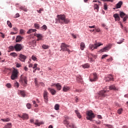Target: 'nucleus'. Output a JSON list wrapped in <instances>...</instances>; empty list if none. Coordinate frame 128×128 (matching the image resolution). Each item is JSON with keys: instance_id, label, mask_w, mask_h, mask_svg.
Listing matches in <instances>:
<instances>
[{"instance_id": "36", "label": "nucleus", "mask_w": 128, "mask_h": 128, "mask_svg": "<svg viewBox=\"0 0 128 128\" xmlns=\"http://www.w3.org/2000/svg\"><path fill=\"white\" fill-rule=\"evenodd\" d=\"M42 48L44 50H48V48H50V46H48V45H46V44H43L42 46Z\"/></svg>"}, {"instance_id": "1", "label": "nucleus", "mask_w": 128, "mask_h": 128, "mask_svg": "<svg viewBox=\"0 0 128 128\" xmlns=\"http://www.w3.org/2000/svg\"><path fill=\"white\" fill-rule=\"evenodd\" d=\"M56 18H56V20L57 23L59 22L61 24H68L70 22V20L66 18L64 14H58Z\"/></svg>"}, {"instance_id": "62", "label": "nucleus", "mask_w": 128, "mask_h": 128, "mask_svg": "<svg viewBox=\"0 0 128 128\" xmlns=\"http://www.w3.org/2000/svg\"><path fill=\"white\" fill-rule=\"evenodd\" d=\"M24 70L26 72H28V67H26V66H24Z\"/></svg>"}, {"instance_id": "40", "label": "nucleus", "mask_w": 128, "mask_h": 128, "mask_svg": "<svg viewBox=\"0 0 128 128\" xmlns=\"http://www.w3.org/2000/svg\"><path fill=\"white\" fill-rule=\"evenodd\" d=\"M54 108L56 110H60V105L56 104L54 106Z\"/></svg>"}, {"instance_id": "22", "label": "nucleus", "mask_w": 128, "mask_h": 128, "mask_svg": "<svg viewBox=\"0 0 128 128\" xmlns=\"http://www.w3.org/2000/svg\"><path fill=\"white\" fill-rule=\"evenodd\" d=\"M22 40V37L18 36H16V42H20Z\"/></svg>"}, {"instance_id": "54", "label": "nucleus", "mask_w": 128, "mask_h": 128, "mask_svg": "<svg viewBox=\"0 0 128 128\" xmlns=\"http://www.w3.org/2000/svg\"><path fill=\"white\" fill-rule=\"evenodd\" d=\"M102 2H112L114 0H101Z\"/></svg>"}, {"instance_id": "10", "label": "nucleus", "mask_w": 128, "mask_h": 128, "mask_svg": "<svg viewBox=\"0 0 128 128\" xmlns=\"http://www.w3.org/2000/svg\"><path fill=\"white\" fill-rule=\"evenodd\" d=\"M48 92L46 90L44 91V102H48Z\"/></svg>"}, {"instance_id": "60", "label": "nucleus", "mask_w": 128, "mask_h": 128, "mask_svg": "<svg viewBox=\"0 0 128 128\" xmlns=\"http://www.w3.org/2000/svg\"><path fill=\"white\" fill-rule=\"evenodd\" d=\"M96 30L97 32H100V28H96Z\"/></svg>"}, {"instance_id": "58", "label": "nucleus", "mask_w": 128, "mask_h": 128, "mask_svg": "<svg viewBox=\"0 0 128 128\" xmlns=\"http://www.w3.org/2000/svg\"><path fill=\"white\" fill-rule=\"evenodd\" d=\"M33 68H38V64H34Z\"/></svg>"}, {"instance_id": "16", "label": "nucleus", "mask_w": 128, "mask_h": 128, "mask_svg": "<svg viewBox=\"0 0 128 128\" xmlns=\"http://www.w3.org/2000/svg\"><path fill=\"white\" fill-rule=\"evenodd\" d=\"M20 79H21V80H22V82H24L25 84H26V80H27V78H26V76H24L22 75L20 76Z\"/></svg>"}, {"instance_id": "25", "label": "nucleus", "mask_w": 128, "mask_h": 128, "mask_svg": "<svg viewBox=\"0 0 128 128\" xmlns=\"http://www.w3.org/2000/svg\"><path fill=\"white\" fill-rule=\"evenodd\" d=\"M100 9V6L98 4H94V10H96V12H98V10Z\"/></svg>"}, {"instance_id": "11", "label": "nucleus", "mask_w": 128, "mask_h": 128, "mask_svg": "<svg viewBox=\"0 0 128 128\" xmlns=\"http://www.w3.org/2000/svg\"><path fill=\"white\" fill-rule=\"evenodd\" d=\"M96 80H98L96 73H93V78H90V82H96Z\"/></svg>"}, {"instance_id": "57", "label": "nucleus", "mask_w": 128, "mask_h": 128, "mask_svg": "<svg viewBox=\"0 0 128 128\" xmlns=\"http://www.w3.org/2000/svg\"><path fill=\"white\" fill-rule=\"evenodd\" d=\"M107 56H108V54H104L102 56V59H104V58H106Z\"/></svg>"}, {"instance_id": "42", "label": "nucleus", "mask_w": 128, "mask_h": 128, "mask_svg": "<svg viewBox=\"0 0 128 128\" xmlns=\"http://www.w3.org/2000/svg\"><path fill=\"white\" fill-rule=\"evenodd\" d=\"M104 10H108V4H106V3H104Z\"/></svg>"}, {"instance_id": "37", "label": "nucleus", "mask_w": 128, "mask_h": 128, "mask_svg": "<svg viewBox=\"0 0 128 128\" xmlns=\"http://www.w3.org/2000/svg\"><path fill=\"white\" fill-rule=\"evenodd\" d=\"M34 124L35 126H40V124H44L43 122H34Z\"/></svg>"}, {"instance_id": "49", "label": "nucleus", "mask_w": 128, "mask_h": 128, "mask_svg": "<svg viewBox=\"0 0 128 128\" xmlns=\"http://www.w3.org/2000/svg\"><path fill=\"white\" fill-rule=\"evenodd\" d=\"M20 9L22 10H24L26 12H28V10H26V8H24V7H20Z\"/></svg>"}, {"instance_id": "34", "label": "nucleus", "mask_w": 128, "mask_h": 128, "mask_svg": "<svg viewBox=\"0 0 128 128\" xmlns=\"http://www.w3.org/2000/svg\"><path fill=\"white\" fill-rule=\"evenodd\" d=\"M126 16V13L122 12H120V18H122L124 16Z\"/></svg>"}, {"instance_id": "27", "label": "nucleus", "mask_w": 128, "mask_h": 128, "mask_svg": "<svg viewBox=\"0 0 128 128\" xmlns=\"http://www.w3.org/2000/svg\"><path fill=\"white\" fill-rule=\"evenodd\" d=\"M18 94H20V96H24L26 95V94H24V92L19 90L18 92Z\"/></svg>"}, {"instance_id": "35", "label": "nucleus", "mask_w": 128, "mask_h": 128, "mask_svg": "<svg viewBox=\"0 0 128 128\" xmlns=\"http://www.w3.org/2000/svg\"><path fill=\"white\" fill-rule=\"evenodd\" d=\"M1 120H2V122H10V118H7L4 119H1Z\"/></svg>"}, {"instance_id": "18", "label": "nucleus", "mask_w": 128, "mask_h": 128, "mask_svg": "<svg viewBox=\"0 0 128 128\" xmlns=\"http://www.w3.org/2000/svg\"><path fill=\"white\" fill-rule=\"evenodd\" d=\"M34 36H36L38 38H39V40H42V34H34Z\"/></svg>"}, {"instance_id": "24", "label": "nucleus", "mask_w": 128, "mask_h": 128, "mask_svg": "<svg viewBox=\"0 0 128 128\" xmlns=\"http://www.w3.org/2000/svg\"><path fill=\"white\" fill-rule=\"evenodd\" d=\"M109 89L110 90H118V88H116V86L112 85L109 86Z\"/></svg>"}, {"instance_id": "47", "label": "nucleus", "mask_w": 128, "mask_h": 128, "mask_svg": "<svg viewBox=\"0 0 128 128\" xmlns=\"http://www.w3.org/2000/svg\"><path fill=\"white\" fill-rule=\"evenodd\" d=\"M42 30H48V27L46 26V24H44L42 26Z\"/></svg>"}, {"instance_id": "56", "label": "nucleus", "mask_w": 128, "mask_h": 128, "mask_svg": "<svg viewBox=\"0 0 128 128\" xmlns=\"http://www.w3.org/2000/svg\"><path fill=\"white\" fill-rule=\"evenodd\" d=\"M20 34H24V30H22V29H20Z\"/></svg>"}, {"instance_id": "55", "label": "nucleus", "mask_w": 128, "mask_h": 128, "mask_svg": "<svg viewBox=\"0 0 128 128\" xmlns=\"http://www.w3.org/2000/svg\"><path fill=\"white\" fill-rule=\"evenodd\" d=\"M32 60H37L36 57L34 56H32Z\"/></svg>"}, {"instance_id": "7", "label": "nucleus", "mask_w": 128, "mask_h": 128, "mask_svg": "<svg viewBox=\"0 0 128 128\" xmlns=\"http://www.w3.org/2000/svg\"><path fill=\"white\" fill-rule=\"evenodd\" d=\"M14 48L16 52H20L22 50V46L20 44H17L14 46Z\"/></svg>"}, {"instance_id": "19", "label": "nucleus", "mask_w": 128, "mask_h": 128, "mask_svg": "<svg viewBox=\"0 0 128 128\" xmlns=\"http://www.w3.org/2000/svg\"><path fill=\"white\" fill-rule=\"evenodd\" d=\"M122 5V2L120 1L116 4V8H120Z\"/></svg>"}, {"instance_id": "52", "label": "nucleus", "mask_w": 128, "mask_h": 128, "mask_svg": "<svg viewBox=\"0 0 128 128\" xmlns=\"http://www.w3.org/2000/svg\"><path fill=\"white\" fill-rule=\"evenodd\" d=\"M6 86H7V88H12V84H10V83H8L6 84Z\"/></svg>"}, {"instance_id": "59", "label": "nucleus", "mask_w": 128, "mask_h": 128, "mask_svg": "<svg viewBox=\"0 0 128 128\" xmlns=\"http://www.w3.org/2000/svg\"><path fill=\"white\" fill-rule=\"evenodd\" d=\"M20 18V14L17 13L16 15H15V18Z\"/></svg>"}, {"instance_id": "44", "label": "nucleus", "mask_w": 128, "mask_h": 128, "mask_svg": "<svg viewBox=\"0 0 128 128\" xmlns=\"http://www.w3.org/2000/svg\"><path fill=\"white\" fill-rule=\"evenodd\" d=\"M122 108H120L118 110V114H122Z\"/></svg>"}, {"instance_id": "50", "label": "nucleus", "mask_w": 128, "mask_h": 128, "mask_svg": "<svg viewBox=\"0 0 128 128\" xmlns=\"http://www.w3.org/2000/svg\"><path fill=\"white\" fill-rule=\"evenodd\" d=\"M124 39H122L120 42H117V44H120L124 42Z\"/></svg>"}, {"instance_id": "38", "label": "nucleus", "mask_w": 128, "mask_h": 128, "mask_svg": "<svg viewBox=\"0 0 128 128\" xmlns=\"http://www.w3.org/2000/svg\"><path fill=\"white\" fill-rule=\"evenodd\" d=\"M10 56L13 58H16V56H18V54L16 52H12L10 54Z\"/></svg>"}, {"instance_id": "32", "label": "nucleus", "mask_w": 128, "mask_h": 128, "mask_svg": "<svg viewBox=\"0 0 128 128\" xmlns=\"http://www.w3.org/2000/svg\"><path fill=\"white\" fill-rule=\"evenodd\" d=\"M121 28L124 30V32H128V29H126V28L122 26V23L120 24Z\"/></svg>"}, {"instance_id": "48", "label": "nucleus", "mask_w": 128, "mask_h": 128, "mask_svg": "<svg viewBox=\"0 0 128 128\" xmlns=\"http://www.w3.org/2000/svg\"><path fill=\"white\" fill-rule=\"evenodd\" d=\"M37 30H38L40 28V24H34Z\"/></svg>"}, {"instance_id": "2", "label": "nucleus", "mask_w": 128, "mask_h": 128, "mask_svg": "<svg viewBox=\"0 0 128 128\" xmlns=\"http://www.w3.org/2000/svg\"><path fill=\"white\" fill-rule=\"evenodd\" d=\"M68 48H70L69 45L66 44V43L61 44L60 50H62L63 52H68L70 54V50Z\"/></svg>"}, {"instance_id": "8", "label": "nucleus", "mask_w": 128, "mask_h": 128, "mask_svg": "<svg viewBox=\"0 0 128 128\" xmlns=\"http://www.w3.org/2000/svg\"><path fill=\"white\" fill-rule=\"evenodd\" d=\"M18 60H20V62H26V56L20 54H19Z\"/></svg>"}, {"instance_id": "64", "label": "nucleus", "mask_w": 128, "mask_h": 128, "mask_svg": "<svg viewBox=\"0 0 128 128\" xmlns=\"http://www.w3.org/2000/svg\"><path fill=\"white\" fill-rule=\"evenodd\" d=\"M34 83L36 84V86H38V80H36V79H35Z\"/></svg>"}, {"instance_id": "3", "label": "nucleus", "mask_w": 128, "mask_h": 128, "mask_svg": "<svg viewBox=\"0 0 128 128\" xmlns=\"http://www.w3.org/2000/svg\"><path fill=\"white\" fill-rule=\"evenodd\" d=\"M104 44L98 42V43H96L94 44H90L89 46V48L90 50H96L98 46H102Z\"/></svg>"}, {"instance_id": "12", "label": "nucleus", "mask_w": 128, "mask_h": 128, "mask_svg": "<svg viewBox=\"0 0 128 128\" xmlns=\"http://www.w3.org/2000/svg\"><path fill=\"white\" fill-rule=\"evenodd\" d=\"M110 48V46H108L100 50L101 52H108Z\"/></svg>"}, {"instance_id": "17", "label": "nucleus", "mask_w": 128, "mask_h": 128, "mask_svg": "<svg viewBox=\"0 0 128 128\" xmlns=\"http://www.w3.org/2000/svg\"><path fill=\"white\" fill-rule=\"evenodd\" d=\"M54 84L56 85V88L57 90H62V85H60V84L59 83H58Z\"/></svg>"}, {"instance_id": "30", "label": "nucleus", "mask_w": 128, "mask_h": 128, "mask_svg": "<svg viewBox=\"0 0 128 128\" xmlns=\"http://www.w3.org/2000/svg\"><path fill=\"white\" fill-rule=\"evenodd\" d=\"M76 80L77 82H82V76H80L76 77Z\"/></svg>"}, {"instance_id": "23", "label": "nucleus", "mask_w": 128, "mask_h": 128, "mask_svg": "<svg viewBox=\"0 0 128 128\" xmlns=\"http://www.w3.org/2000/svg\"><path fill=\"white\" fill-rule=\"evenodd\" d=\"M70 90V87L64 86L63 87L62 91L64 92H68Z\"/></svg>"}, {"instance_id": "61", "label": "nucleus", "mask_w": 128, "mask_h": 128, "mask_svg": "<svg viewBox=\"0 0 128 128\" xmlns=\"http://www.w3.org/2000/svg\"><path fill=\"white\" fill-rule=\"evenodd\" d=\"M106 126L108 128H112V125H110V124H106Z\"/></svg>"}, {"instance_id": "13", "label": "nucleus", "mask_w": 128, "mask_h": 128, "mask_svg": "<svg viewBox=\"0 0 128 128\" xmlns=\"http://www.w3.org/2000/svg\"><path fill=\"white\" fill-rule=\"evenodd\" d=\"M106 82H110V80H114V78L112 75H108L105 78Z\"/></svg>"}, {"instance_id": "63", "label": "nucleus", "mask_w": 128, "mask_h": 128, "mask_svg": "<svg viewBox=\"0 0 128 128\" xmlns=\"http://www.w3.org/2000/svg\"><path fill=\"white\" fill-rule=\"evenodd\" d=\"M16 66V68H20V66H22V65L20 64H17Z\"/></svg>"}, {"instance_id": "6", "label": "nucleus", "mask_w": 128, "mask_h": 128, "mask_svg": "<svg viewBox=\"0 0 128 128\" xmlns=\"http://www.w3.org/2000/svg\"><path fill=\"white\" fill-rule=\"evenodd\" d=\"M18 72L17 70L14 69L13 70L12 72V74L11 76V79L12 80H16L18 78Z\"/></svg>"}, {"instance_id": "39", "label": "nucleus", "mask_w": 128, "mask_h": 128, "mask_svg": "<svg viewBox=\"0 0 128 128\" xmlns=\"http://www.w3.org/2000/svg\"><path fill=\"white\" fill-rule=\"evenodd\" d=\"M8 49L11 52H14V50L15 48H14V46H10L8 48Z\"/></svg>"}, {"instance_id": "5", "label": "nucleus", "mask_w": 128, "mask_h": 128, "mask_svg": "<svg viewBox=\"0 0 128 128\" xmlns=\"http://www.w3.org/2000/svg\"><path fill=\"white\" fill-rule=\"evenodd\" d=\"M94 118V114L92 113V111H88L87 112V116H86V119L88 120H92V118Z\"/></svg>"}, {"instance_id": "26", "label": "nucleus", "mask_w": 128, "mask_h": 128, "mask_svg": "<svg viewBox=\"0 0 128 128\" xmlns=\"http://www.w3.org/2000/svg\"><path fill=\"white\" fill-rule=\"evenodd\" d=\"M12 123H8L7 124L5 125L4 128H12Z\"/></svg>"}, {"instance_id": "53", "label": "nucleus", "mask_w": 128, "mask_h": 128, "mask_svg": "<svg viewBox=\"0 0 128 128\" xmlns=\"http://www.w3.org/2000/svg\"><path fill=\"white\" fill-rule=\"evenodd\" d=\"M42 10H44V9L40 8L39 10H37V12H38V14H42Z\"/></svg>"}, {"instance_id": "31", "label": "nucleus", "mask_w": 128, "mask_h": 128, "mask_svg": "<svg viewBox=\"0 0 128 128\" xmlns=\"http://www.w3.org/2000/svg\"><path fill=\"white\" fill-rule=\"evenodd\" d=\"M64 124H66V128H68V126H69V123H68V121L66 120H65L64 121Z\"/></svg>"}, {"instance_id": "20", "label": "nucleus", "mask_w": 128, "mask_h": 128, "mask_svg": "<svg viewBox=\"0 0 128 128\" xmlns=\"http://www.w3.org/2000/svg\"><path fill=\"white\" fill-rule=\"evenodd\" d=\"M86 48V44H84V42H81L80 44V48L81 50H84V48Z\"/></svg>"}, {"instance_id": "46", "label": "nucleus", "mask_w": 128, "mask_h": 128, "mask_svg": "<svg viewBox=\"0 0 128 128\" xmlns=\"http://www.w3.org/2000/svg\"><path fill=\"white\" fill-rule=\"evenodd\" d=\"M27 108H28V110L32 108V104L30 103H28L26 104Z\"/></svg>"}, {"instance_id": "4", "label": "nucleus", "mask_w": 128, "mask_h": 128, "mask_svg": "<svg viewBox=\"0 0 128 128\" xmlns=\"http://www.w3.org/2000/svg\"><path fill=\"white\" fill-rule=\"evenodd\" d=\"M106 90H101L98 93V98L100 100H102L104 98H106L108 94H106Z\"/></svg>"}, {"instance_id": "51", "label": "nucleus", "mask_w": 128, "mask_h": 128, "mask_svg": "<svg viewBox=\"0 0 128 128\" xmlns=\"http://www.w3.org/2000/svg\"><path fill=\"white\" fill-rule=\"evenodd\" d=\"M128 16L126 15L123 18V22H126V20H128Z\"/></svg>"}, {"instance_id": "41", "label": "nucleus", "mask_w": 128, "mask_h": 128, "mask_svg": "<svg viewBox=\"0 0 128 128\" xmlns=\"http://www.w3.org/2000/svg\"><path fill=\"white\" fill-rule=\"evenodd\" d=\"M84 68H90V64H86L84 65H83Z\"/></svg>"}, {"instance_id": "43", "label": "nucleus", "mask_w": 128, "mask_h": 128, "mask_svg": "<svg viewBox=\"0 0 128 128\" xmlns=\"http://www.w3.org/2000/svg\"><path fill=\"white\" fill-rule=\"evenodd\" d=\"M7 24L8 26L10 28H12V22H10L9 20L7 21Z\"/></svg>"}, {"instance_id": "15", "label": "nucleus", "mask_w": 128, "mask_h": 128, "mask_svg": "<svg viewBox=\"0 0 128 128\" xmlns=\"http://www.w3.org/2000/svg\"><path fill=\"white\" fill-rule=\"evenodd\" d=\"M113 16L115 18L116 22V20H118V22L120 20V15L118 14H114Z\"/></svg>"}, {"instance_id": "45", "label": "nucleus", "mask_w": 128, "mask_h": 128, "mask_svg": "<svg viewBox=\"0 0 128 128\" xmlns=\"http://www.w3.org/2000/svg\"><path fill=\"white\" fill-rule=\"evenodd\" d=\"M14 86L17 88H18L20 86V84H18V82H16L14 83Z\"/></svg>"}, {"instance_id": "21", "label": "nucleus", "mask_w": 128, "mask_h": 128, "mask_svg": "<svg viewBox=\"0 0 128 128\" xmlns=\"http://www.w3.org/2000/svg\"><path fill=\"white\" fill-rule=\"evenodd\" d=\"M22 118V120H28V115L26 114H23Z\"/></svg>"}, {"instance_id": "14", "label": "nucleus", "mask_w": 128, "mask_h": 128, "mask_svg": "<svg viewBox=\"0 0 128 128\" xmlns=\"http://www.w3.org/2000/svg\"><path fill=\"white\" fill-rule=\"evenodd\" d=\"M48 90L50 92V94H52V96H54L56 94V90L54 89H52V88H48Z\"/></svg>"}, {"instance_id": "9", "label": "nucleus", "mask_w": 128, "mask_h": 128, "mask_svg": "<svg viewBox=\"0 0 128 128\" xmlns=\"http://www.w3.org/2000/svg\"><path fill=\"white\" fill-rule=\"evenodd\" d=\"M88 58L90 60V62H94V59L96 58V55L90 54H88Z\"/></svg>"}, {"instance_id": "29", "label": "nucleus", "mask_w": 128, "mask_h": 128, "mask_svg": "<svg viewBox=\"0 0 128 128\" xmlns=\"http://www.w3.org/2000/svg\"><path fill=\"white\" fill-rule=\"evenodd\" d=\"M74 112H75L76 114H77L78 118H81L82 116H80V112H78V110H75Z\"/></svg>"}, {"instance_id": "33", "label": "nucleus", "mask_w": 128, "mask_h": 128, "mask_svg": "<svg viewBox=\"0 0 128 128\" xmlns=\"http://www.w3.org/2000/svg\"><path fill=\"white\" fill-rule=\"evenodd\" d=\"M68 128H77L76 126L74 125L73 123H71L69 125Z\"/></svg>"}, {"instance_id": "28", "label": "nucleus", "mask_w": 128, "mask_h": 128, "mask_svg": "<svg viewBox=\"0 0 128 128\" xmlns=\"http://www.w3.org/2000/svg\"><path fill=\"white\" fill-rule=\"evenodd\" d=\"M36 32V29H30L27 32V34H32V32Z\"/></svg>"}]
</instances>
